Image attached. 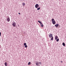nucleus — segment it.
<instances>
[{"instance_id": "nucleus-1", "label": "nucleus", "mask_w": 66, "mask_h": 66, "mask_svg": "<svg viewBox=\"0 0 66 66\" xmlns=\"http://www.w3.org/2000/svg\"><path fill=\"white\" fill-rule=\"evenodd\" d=\"M49 38H52L51 39V40H53V37L52 36V34H49Z\"/></svg>"}, {"instance_id": "nucleus-2", "label": "nucleus", "mask_w": 66, "mask_h": 66, "mask_svg": "<svg viewBox=\"0 0 66 66\" xmlns=\"http://www.w3.org/2000/svg\"><path fill=\"white\" fill-rule=\"evenodd\" d=\"M52 21L53 24H55V21H54V19H52Z\"/></svg>"}, {"instance_id": "nucleus-3", "label": "nucleus", "mask_w": 66, "mask_h": 66, "mask_svg": "<svg viewBox=\"0 0 66 66\" xmlns=\"http://www.w3.org/2000/svg\"><path fill=\"white\" fill-rule=\"evenodd\" d=\"M39 7V5L38 4H36L35 5V7H36V8H38Z\"/></svg>"}, {"instance_id": "nucleus-4", "label": "nucleus", "mask_w": 66, "mask_h": 66, "mask_svg": "<svg viewBox=\"0 0 66 66\" xmlns=\"http://www.w3.org/2000/svg\"><path fill=\"white\" fill-rule=\"evenodd\" d=\"M12 25L13 27H15L16 26V23H15V22H14V23H12Z\"/></svg>"}, {"instance_id": "nucleus-5", "label": "nucleus", "mask_w": 66, "mask_h": 66, "mask_svg": "<svg viewBox=\"0 0 66 66\" xmlns=\"http://www.w3.org/2000/svg\"><path fill=\"white\" fill-rule=\"evenodd\" d=\"M7 21H8V22H9V21H10V18L9 17L7 19Z\"/></svg>"}, {"instance_id": "nucleus-6", "label": "nucleus", "mask_w": 66, "mask_h": 66, "mask_svg": "<svg viewBox=\"0 0 66 66\" xmlns=\"http://www.w3.org/2000/svg\"><path fill=\"white\" fill-rule=\"evenodd\" d=\"M58 38V37L57 36H56L55 37V40H56Z\"/></svg>"}, {"instance_id": "nucleus-7", "label": "nucleus", "mask_w": 66, "mask_h": 66, "mask_svg": "<svg viewBox=\"0 0 66 66\" xmlns=\"http://www.w3.org/2000/svg\"><path fill=\"white\" fill-rule=\"evenodd\" d=\"M36 63H36V65H37H37H39V64L38 63V62H37V61H36Z\"/></svg>"}, {"instance_id": "nucleus-8", "label": "nucleus", "mask_w": 66, "mask_h": 66, "mask_svg": "<svg viewBox=\"0 0 66 66\" xmlns=\"http://www.w3.org/2000/svg\"><path fill=\"white\" fill-rule=\"evenodd\" d=\"M55 26L56 27V28H57L59 26V24H57L56 25H55Z\"/></svg>"}, {"instance_id": "nucleus-9", "label": "nucleus", "mask_w": 66, "mask_h": 66, "mask_svg": "<svg viewBox=\"0 0 66 66\" xmlns=\"http://www.w3.org/2000/svg\"><path fill=\"white\" fill-rule=\"evenodd\" d=\"M38 22H39V23H40V24H42V22H41V21H38Z\"/></svg>"}, {"instance_id": "nucleus-10", "label": "nucleus", "mask_w": 66, "mask_h": 66, "mask_svg": "<svg viewBox=\"0 0 66 66\" xmlns=\"http://www.w3.org/2000/svg\"><path fill=\"white\" fill-rule=\"evenodd\" d=\"M5 66H7V62H5Z\"/></svg>"}, {"instance_id": "nucleus-11", "label": "nucleus", "mask_w": 66, "mask_h": 66, "mask_svg": "<svg viewBox=\"0 0 66 66\" xmlns=\"http://www.w3.org/2000/svg\"><path fill=\"white\" fill-rule=\"evenodd\" d=\"M25 5V3H22V5H23V6H24Z\"/></svg>"}, {"instance_id": "nucleus-12", "label": "nucleus", "mask_w": 66, "mask_h": 66, "mask_svg": "<svg viewBox=\"0 0 66 66\" xmlns=\"http://www.w3.org/2000/svg\"><path fill=\"white\" fill-rule=\"evenodd\" d=\"M40 26L42 27H44L43 24H41Z\"/></svg>"}, {"instance_id": "nucleus-13", "label": "nucleus", "mask_w": 66, "mask_h": 66, "mask_svg": "<svg viewBox=\"0 0 66 66\" xmlns=\"http://www.w3.org/2000/svg\"><path fill=\"white\" fill-rule=\"evenodd\" d=\"M40 7L38 8L37 9V10H40Z\"/></svg>"}, {"instance_id": "nucleus-14", "label": "nucleus", "mask_w": 66, "mask_h": 66, "mask_svg": "<svg viewBox=\"0 0 66 66\" xmlns=\"http://www.w3.org/2000/svg\"><path fill=\"white\" fill-rule=\"evenodd\" d=\"M63 45L64 46H65V43H63Z\"/></svg>"}, {"instance_id": "nucleus-15", "label": "nucleus", "mask_w": 66, "mask_h": 66, "mask_svg": "<svg viewBox=\"0 0 66 66\" xmlns=\"http://www.w3.org/2000/svg\"><path fill=\"white\" fill-rule=\"evenodd\" d=\"M56 42H59V39L58 38L57 40H56Z\"/></svg>"}, {"instance_id": "nucleus-16", "label": "nucleus", "mask_w": 66, "mask_h": 66, "mask_svg": "<svg viewBox=\"0 0 66 66\" xmlns=\"http://www.w3.org/2000/svg\"><path fill=\"white\" fill-rule=\"evenodd\" d=\"M24 47L25 48H27V47H28V46L26 45H25Z\"/></svg>"}, {"instance_id": "nucleus-17", "label": "nucleus", "mask_w": 66, "mask_h": 66, "mask_svg": "<svg viewBox=\"0 0 66 66\" xmlns=\"http://www.w3.org/2000/svg\"><path fill=\"white\" fill-rule=\"evenodd\" d=\"M31 64V62H29L28 63V65H30V64Z\"/></svg>"}, {"instance_id": "nucleus-18", "label": "nucleus", "mask_w": 66, "mask_h": 66, "mask_svg": "<svg viewBox=\"0 0 66 66\" xmlns=\"http://www.w3.org/2000/svg\"><path fill=\"white\" fill-rule=\"evenodd\" d=\"M27 45V44H26V43H24V46H25V45Z\"/></svg>"}, {"instance_id": "nucleus-19", "label": "nucleus", "mask_w": 66, "mask_h": 66, "mask_svg": "<svg viewBox=\"0 0 66 66\" xmlns=\"http://www.w3.org/2000/svg\"><path fill=\"white\" fill-rule=\"evenodd\" d=\"M1 33L0 32V36H1Z\"/></svg>"}, {"instance_id": "nucleus-20", "label": "nucleus", "mask_w": 66, "mask_h": 66, "mask_svg": "<svg viewBox=\"0 0 66 66\" xmlns=\"http://www.w3.org/2000/svg\"><path fill=\"white\" fill-rule=\"evenodd\" d=\"M18 14H19V15H20V13H19Z\"/></svg>"}, {"instance_id": "nucleus-21", "label": "nucleus", "mask_w": 66, "mask_h": 66, "mask_svg": "<svg viewBox=\"0 0 66 66\" xmlns=\"http://www.w3.org/2000/svg\"><path fill=\"white\" fill-rule=\"evenodd\" d=\"M61 63H63V61H61Z\"/></svg>"}, {"instance_id": "nucleus-22", "label": "nucleus", "mask_w": 66, "mask_h": 66, "mask_svg": "<svg viewBox=\"0 0 66 66\" xmlns=\"http://www.w3.org/2000/svg\"><path fill=\"white\" fill-rule=\"evenodd\" d=\"M40 64L41 65V62H40Z\"/></svg>"}]
</instances>
